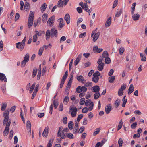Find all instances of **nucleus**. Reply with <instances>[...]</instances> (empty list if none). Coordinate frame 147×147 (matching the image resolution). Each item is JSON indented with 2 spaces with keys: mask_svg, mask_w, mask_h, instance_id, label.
<instances>
[{
  "mask_svg": "<svg viewBox=\"0 0 147 147\" xmlns=\"http://www.w3.org/2000/svg\"><path fill=\"white\" fill-rule=\"evenodd\" d=\"M51 32L49 30H47L46 33V40H48V39L49 38L50 36H51Z\"/></svg>",
  "mask_w": 147,
  "mask_h": 147,
  "instance_id": "b1692460",
  "label": "nucleus"
},
{
  "mask_svg": "<svg viewBox=\"0 0 147 147\" xmlns=\"http://www.w3.org/2000/svg\"><path fill=\"white\" fill-rule=\"evenodd\" d=\"M68 75V72L67 71L64 75L63 76L62 78L61 79V80H63V81H65Z\"/></svg>",
  "mask_w": 147,
  "mask_h": 147,
  "instance_id": "e433bc0d",
  "label": "nucleus"
},
{
  "mask_svg": "<svg viewBox=\"0 0 147 147\" xmlns=\"http://www.w3.org/2000/svg\"><path fill=\"white\" fill-rule=\"evenodd\" d=\"M27 127H28L29 128L28 129V130L29 131H31V124L30 121H28L27 122Z\"/></svg>",
  "mask_w": 147,
  "mask_h": 147,
  "instance_id": "37998d69",
  "label": "nucleus"
},
{
  "mask_svg": "<svg viewBox=\"0 0 147 147\" xmlns=\"http://www.w3.org/2000/svg\"><path fill=\"white\" fill-rule=\"evenodd\" d=\"M55 21V17L54 16L50 18L47 22V25L48 26L52 27L54 25Z\"/></svg>",
  "mask_w": 147,
  "mask_h": 147,
  "instance_id": "f03ea898",
  "label": "nucleus"
},
{
  "mask_svg": "<svg viewBox=\"0 0 147 147\" xmlns=\"http://www.w3.org/2000/svg\"><path fill=\"white\" fill-rule=\"evenodd\" d=\"M140 57L141 58V61L144 62L146 61V57L145 55L143 54L142 53H140Z\"/></svg>",
  "mask_w": 147,
  "mask_h": 147,
  "instance_id": "bb28decb",
  "label": "nucleus"
},
{
  "mask_svg": "<svg viewBox=\"0 0 147 147\" xmlns=\"http://www.w3.org/2000/svg\"><path fill=\"white\" fill-rule=\"evenodd\" d=\"M88 109L86 107L83 108L82 110V112L83 113H85L88 112Z\"/></svg>",
  "mask_w": 147,
  "mask_h": 147,
  "instance_id": "e2e57ef3",
  "label": "nucleus"
},
{
  "mask_svg": "<svg viewBox=\"0 0 147 147\" xmlns=\"http://www.w3.org/2000/svg\"><path fill=\"white\" fill-rule=\"evenodd\" d=\"M76 92L78 93H80L82 91V87L80 86H78L76 89Z\"/></svg>",
  "mask_w": 147,
  "mask_h": 147,
  "instance_id": "3c124183",
  "label": "nucleus"
},
{
  "mask_svg": "<svg viewBox=\"0 0 147 147\" xmlns=\"http://www.w3.org/2000/svg\"><path fill=\"white\" fill-rule=\"evenodd\" d=\"M83 117V114H81L79 115L77 117V121L78 122H79Z\"/></svg>",
  "mask_w": 147,
  "mask_h": 147,
  "instance_id": "13d9d810",
  "label": "nucleus"
},
{
  "mask_svg": "<svg viewBox=\"0 0 147 147\" xmlns=\"http://www.w3.org/2000/svg\"><path fill=\"white\" fill-rule=\"evenodd\" d=\"M97 63L98 65L97 67L98 69L100 71H102L104 67V63L102 62V61L100 59H98L97 61Z\"/></svg>",
  "mask_w": 147,
  "mask_h": 147,
  "instance_id": "20e7f679",
  "label": "nucleus"
},
{
  "mask_svg": "<svg viewBox=\"0 0 147 147\" xmlns=\"http://www.w3.org/2000/svg\"><path fill=\"white\" fill-rule=\"evenodd\" d=\"M0 79L2 81H4L5 82L7 81V79L5 75L3 74L0 73Z\"/></svg>",
  "mask_w": 147,
  "mask_h": 147,
  "instance_id": "aec40b11",
  "label": "nucleus"
},
{
  "mask_svg": "<svg viewBox=\"0 0 147 147\" xmlns=\"http://www.w3.org/2000/svg\"><path fill=\"white\" fill-rule=\"evenodd\" d=\"M73 125L74 123L72 121H70L68 123V126L70 130H71L73 129Z\"/></svg>",
  "mask_w": 147,
  "mask_h": 147,
  "instance_id": "72a5a7b5",
  "label": "nucleus"
},
{
  "mask_svg": "<svg viewBox=\"0 0 147 147\" xmlns=\"http://www.w3.org/2000/svg\"><path fill=\"white\" fill-rule=\"evenodd\" d=\"M36 85L35 83H33V84L31 86V87L30 88V89L29 90V92L30 93H32V92L33 89L34 88L35 86Z\"/></svg>",
  "mask_w": 147,
  "mask_h": 147,
  "instance_id": "49530a36",
  "label": "nucleus"
},
{
  "mask_svg": "<svg viewBox=\"0 0 147 147\" xmlns=\"http://www.w3.org/2000/svg\"><path fill=\"white\" fill-rule=\"evenodd\" d=\"M124 51V47H121L119 49V53L120 55H122Z\"/></svg>",
  "mask_w": 147,
  "mask_h": 147,
  "instance_id": "680f3d73",
  "label": "nucleus"
},
{
  "mask_svg": "<svg viewBox=\"0 0 147 147\" xmlns=\"http://www.w3.org/2000/svg\"><path fill=\"white\" fill-rule=\"evenodd\" d=\"M100 34V33L99 32H98L95 34L93 38V41L94 42L97 40Z\"/></svg>",
  "mask_w": 147,
  "mask_h": 147,
  "instance_id": "4be33fe9",
  "label": "nucleus"
},
{
  "mask_svg": "<svg viewBox=\"0 0 147 147\" xmlns=\"http://www.w3.org/2000/svg\"><path fill=\"white\" fill-rule=\"evenodd\" d=\"M53 105L54 108L55 109L57 108L58 105V102L55 100H54L53 101Z\"/></svg>",
  "mask_w": 147,
  "mask_h": 147,
  "instance_id": "09e8293b",
  "label": "nucleus"
},
{
  "mask_svg": "<svg viewBox=\"0 0 147 147\" xmlns=\"http://www.w3.org/2000/svg\"><path fill=\"white\" fill-rule=\"evenodd\" d=\"M118 0H115L113 4V5L112 8H114L116 7L117 5Z\"/></svg>",
  "mask_w": 147,
  "mask_h": 147,
  "instance_id": "bf43d9fd",
  "label": "nucleus"
},
{
  "mask_svg": "<svg viewBox=\"0 0 147 147\" xmlns=\"http://www.w3.org/2000/svg\"><path fill=\"white\" fill-rule=\"evenodd\" d=\"M63 1L61 0H60L58 1L57 5L59 8L62 7H63Z\"/></svg>",
  "mask_w": 147,
  "mask_h": 147,
  "instance_id": "2f4dec72",
  "label": "nucleus"
},
{
  "mask_svg": "<svg viewBox=\"0 0 147 147\" xmlns=\"http://www.w3.org/2000/svg\"><path fill=\"white\" fill-rule=\"evenodd\" d=\"M112 110V106L111 104L107 105L105 107V111L107 114H108Z\"/></svg>",
  "mask_w": 147,
  "mask_h": 147,
  "instance_id": "6e6552de",
  "label": "nucleus"
},
{
  "mask_svg": "<svg viewBox=\"0 0 147 147\" xmlns=\"http://www.w3.org/2000/svg\"><path fill=\"white\" fill-rule=\"evenodd\" d=\"M63 127L62 126H60L59 129L57 133V136L58 137H60L61 138L63 139H65L66 137L65 134L63 133L62 130L63 129Z\"/></svg>",
  "mask_w": 147,
  "mask_h": 147,
  "instance_id": "f257e3e1",
  "label": "nucleus"
},
{
  "mask_svg": "<svg viewBox=\"0 0 147 147\" xmlns=\"http://www.w3.org/2000/svg\"><path fill=\"white\" fill-rule=\"evenodd\" d=\"M134 87L133 84H131L128 90V94H131L134 90Z\"/></svg>",
  "mask_w": 147,
  "mask_h": 147,
  "instance_id": "412c9836",
  "label": "nucleus"
},
{
  "mask_svg": "<svg viewBox=\"0 0 147 147\" xmlns=\"http://www.w3.org/2000/svg\"><path fill=\"white\" fill-rule=\"evenodd\" d=\"M27 62L28 61H26L25 60H23L21 63V67H24L26 65V62Z\"/></svg>",
  "mask_w": 147,
  "mask_h": 147,
  "instance_id": "5fc2aeb1",
  "label": "nucleus"
},
{
  "mask_svg": "<svg viewBox=\"0 0 147 147\" xmlns=\"http://www.w3.org/2000/svg\"><path fill=\"white\" fill-rule=\"evenodd\" d=\"M70 110L72 111L71 114L72 117H75L76 116L77 111V108L74 105H72L70 106Z\"/></svg>",
  "mask_w": 147,
  "mask_h": 147,
  "instance_id": "7ed1b4c3",
  "label": "nucleus"
},
{
  "mask_svg": "<svg viewBox=\"0 0 147 147\" xmlns=\"http://www.w3.org/2000/svg\"><path fill=\"white\" fill-rule=\"evenodd\" d=\"M3 42L1 40L0 41V51L3 50Z\"/></svg>",
  "mask_w": 147,
  "mask_h": 147,
  "instance_id": "69168bd1",
  "label": "nucleus"
},
{
  "mask_svg": "<svg viewBox=\"0 0 147 147\" xmlns=\"http://www.w3.org/2000/svg\"><path fill=\"white\" fill-rule=\"evenodd\" d=\"M49 127L47 126L44 129L42 133L43 136L45 138H46L48 134Z\"/></svg>",
  "mask_w": 147,
  "mask_h": 147,
  "instance_id": "0eeeda50",
  "label": "nucleus"
},
{
  "mask_svg": "<svg viewBox=\"0 0 147 147\" xmlns=\"http://www.w3.org/2000/svg\"><path fill=\"white\" fill-rule=\"evenodd\" d=\"M16 47L18 49H20L21 51L22 50L24 49V45L21 42H19L16 44Z\"/></svg>",
  "mask_w": 147,
  "mask_h": 147,
  "instance_id": "6ab92c4d",
  "label": "nucleus"
},
{
  "mask_svg": "<svg viewBox=\"0 0 147 147\" xmlns=\"http://www.w3.org/2000/svg\"><path fill=\"white\" fill-rule=\"evenodd\" d=\"M140 15L138 14H134L132 16V18L134 20L136 21L139 20Z\"/></svg>",
  "mask_w": 147,
  "mask_h": 147,
  "instance_id": "393cba45",
  "label": "nucleus"
},
{
  "mask_svg": "<svg viewBox=\"0 0 147 147\" xmlns=\"http://www.w3.org/2000/svg\"><path fill=\"white\" fill-rule=\"evenodd\" d=\"M105 63L106 64H109L111 62V60L109 58V57H106L105 58Z\"/></svg>",
  "mask_w": 147,
  "mask_h": 147,
  "instance_id": "de8ad7c7",
  "label": "nucleus"
},
{
  "mask_svg": "<svg viewBox=\"0 0 147 147\" xmlns=\"http://www.w3.org/2000/svg\"><path fill=\"white\" fill-rule=\"evenodd\" d=\"M48 14L44 13L42 16V20L44 22H45L47 19Z\"/></svg>",
  "mask_w": 147,
  "mask_h": 147,
  "instance_id": "c85d7f7f",
  "label": "nucleus"
},
{
  "mask_svg": "<svg viewBox=\"0 0 147 147\" xmlns=\"http://www.w3.org/2000/svg\"><path fill=\"white\" fill-rule=\"evenodd\" d=\"M69 100V98L67 96L65 97L63 100V102L64 104L66 105L68 102Z\"/></svg>",
  "mask_w": 147,
  "mask_h": 147,
  "instance_id": "c03bdc74",
  "label": "nucleus"
},
{
  "mask_svg": "<svg viewBox=\"0 0 147 147\" xmlns=\"http://www.w3.org/2000/svg\"><path fill=\"white\" fill-rule=\"evenodd\" d=\"M95 93H96L94 95V98L95 99H97L100 96V93L99 92Z\"/></svg>",
  "mask_w": 147,
  "mask_h": 147,
  "instance_id": "a19ab883",
  "label": "nucleus"
},
{
  "mask_svg": "<svg viewBox=\"0 0 147 147\" xmlns=\"http://www.w3.org/2000/svg\"><path fill=\"white\" fill-rule=\"evenodd\" d=\"M38 39V37L37 36V34H35L33 36V41L34 42H36Z\"/></svg>",
  "mask_w": 147,
  "mask_h": 147,
  "instance_id": "052dcab7",
  "label": "nucleus"
},
{
  "mask_svg": "<svg viewBox=\"0 0 147 147\" xmlns=\"http://www.w3.org/2000/svg\"><path fill=\"white\" fill-rule=\"evenodd\" d=\"M47 7V5L46 3H44L41 6L40 9L42 13L45 10Z\"/></svg>",
  "mask_w": 147,
  "mask_h": 147,
  "instance_id": "5701e85b",
  "label": "nucleus"
},
{
  "mask_svg": "<svg viewBox=\"0 0 147 147\" xmlns=\"http://www.w3.org/2000/svg\"><path fill=\"white\" fill-rule=\"evenodd\" d=\"M111 23V17H109L107 19L105 24V26L106 27H107L109 26Z\"/></svg>",
  "mask_w": 147,
  "mask_h": 147,
  "instance_id": "4468645a",
  "label": "nucleus"
},
{
  "mask_svg": "<svg viewBox=\"0 0 147 147\" xmlns=\"http://www.w3.org/2000/svg\"><path fill=\"white\" fill-rule=\"evenodd\" d=\"M108 52L107 51H104L102 54V57L103 58H106L108 57Z\"/></svg>",
  "mask_w": 147,
  "mask_h": 147,
  "instance_id": "a18cd8bd",
  "label": "nucleus"
},
{
  "mask_svg": "<svg viewBox=\"0 0 147 147\" xmlns=\"http://www.w3.org/2000/svg\"><path fill=\"white\" fill-rule=\"evenodd\" d=\"M58 20H60V23H59L58 27L59 29L61 30L62 27L64 26L63 23V18H61Z\"/></svg>",
  "mask_w": 147,
  "mask_h": 147,
  "instance_id": "a211bd4d",
  "label": "nucleus"
},
{
  "mask_svg": "<svg viewBox=\"0 0 147 147\" xmlns=\"http://www.w3.org/2000/svg\"><path fill=\"white\" fill-rule=\"evenodd\" d=\"M93 102H91V99H88L86 100V102H85V105L86 106H90L92 104V103Z\"/></svg>",
  "mask_w": 147,
  "mask_h": 147,
  "instance_id": "cd10ccee",
  "label": "nucleus"
},
{
  "mask_svg": "<svg viewBox=\"0 0 147 147\" xmlns=\"http://www.w3.org/2000/svg\"><path fill=\"white\" fill-rule=\"evenodd\" d=\"M99 80V78L98 77L94 76L92 78V80L95 83L98 82Z\"/></svg>",
  "mask_w": 147,
  "mask_h": 147,
  "instance_id": "58836bf2",
  "label": "nucleus"
},
{
  "mask_svg": "<svg viewBox=\"0 0 147 147\" xmlns=\"http://www.w3.org/2000/svg\"><path fill=\"white\" fill-rule=\"evenodd\" d=\"M38 71V69L37 68L34 67L33 68L32 76L33 78H34L36 76Z\"/></svg>",
  "mask_w": 147,
  "mask_h": 147,
  "instance_id": "c756f323",
  "label": "nucleus"
},
{
  "mask_svg": "<svg viewBox=\"0 0 147 147\" xmlns=\"http://www.w3.org/2000/svg\"><path fill=\"white\" fill-rule=\"evenodd\" d=\"M100 90V87L99 86L97 85L93 86L92 88V91L94 92H98Z\"/></svg>",
  "mask_w": 147,
  "mask_h": 147,
  "instance_id": "dca6fc26",
  "label": "nucleus"
},
{
  "mask_svg": "<svg viewBox=\"0 0 147 147\" xmlns=\"http://www.w3.org/2000/svg\"><path fill=\"white\" fill-rule=\"evenodd\" d=\"M82 56V54H80L78 56L76 60L74 62V65L75 66L79 62L81 59Z\"/></svg>",
  "mask_w": 147,
  "mask_h": 147,
  "instance_id": "9b49d317",
  "label": "nucleus"
},
{
  "mask_svg": "<svg viewBox=\"0 0 147 147\" xmlns=\"http://www.w3.org/2000/svg\"><path fill=\"white\" fill-rule=\"evenodd\" d=\"M85 99L82 98L80 100V104L81 105H83L85 102Z\"/></svg>",
  "mask_w": 147,
  "mask_h": 147,
  "instance_id": "6e6d98bb",
  "label": "nucleus"
},
{
  "mask_svg": "<svg viewBox=\"0 0 147 147\" xmlns=\"http://www.w3.org/2000/svg\"><path fill=\"white\" fill-rule=\"evenodd\" d=\"M29 59V55L28 54H27L24 58V60L28 61Z\"/></svg>",
  "mask_w": 147,
  "mask_h": 147,
  "instance_id": "8fccbe9b",
  "label": "nucleus"
},
{
  "mask_svg": "<svg viewBox=\"0 0 147 147\" xmlns=\"http://www.w3.org/2000/svg\"><path fill=\"white\" fill-rule=\"evenodd\" d=\"M30 4L29 2L26 1L25 3L24 8L25 9H28L29 8Z\"/></svg>",
  "mask_w": 147,
  "mask_h": 147,
  "instance_id": "ea45409f",
  "label": "nucleus"
},
{
  "mask_svg": "<svg viewBox=\"0 0 147 147\" xmlns=\"http://www.w3.org/2000/svg\"><path fill=\"white\" fill-rule=\"evenodd\" d=\"M85 129V127L84 126H82L79 129L78 131V133H82L84 130Z\"/></svg>",
  "mask_w": 147,
  "mask_h": 147,
  "instance_id": "4d7b16f0",
  "label": "nucleus"
},
{
  "mask_svg": "<svg viewBox=\"0 0 147 147\" xmlns=\"http://www.w3.org/2000/svg\"><path fill=\"white\" fill-rule=\"evenodd\" d=\"M16 107L15 106H12L9 110L10 111L11 113H13L15 111Z\"/></svg>",
  "mask_w": 147,
  "mask_h": 147,
  "instance_id": "774afa93",
  "label": "nucleus"
},
{
  "mask_svg": "<svg viewBox=\"0 0 147 147\" xmlns=\"http://www.w3.org/2000/svg\"><path fill=\"white\" fill-rule=\"evenodd\" d=\"M96 131H95L93 133L94 136H95L97 135L100 131V129L99 128H98L96 129Z\"/></svg>",
  "mask_w": 147,
  "mask_h": 147,
  "instance_id": "603ef678",
  "label": "nucleus"
},
{
  "mask_svg": "<svg viewBox=\"0 0 147 147\" xmlns=\"http://www.w3.org/2000/svg\"><path fill=\"white\" fill-rule=\"evenodd\" d=\"M44 48L43 47L40 48L38 54L40 56H41L43 53Z\"/></svg>",
  "mask_w": 147,
  "mask_h": 147,
  "instance_id": "338daca9",
  "label": "nucleus"
},
{
  "mask_svg": "<svg viewBox=\"0 0 147 147\" xmlns=\"http://www.w3.org/2000/svg\"><path fill=\"white\" fill-rule=\"evenodd\" d=\"M109 81L110 83H113L114 82L115 79V77L114 76H112L109 77Z\"/></svg>",
  "mask_w": 147,
  "mask_h": 147,
  "instance_id": "7c9ffc66",
  "label": "nucleus"
},
{
  "mask_svg": "<svg viewBox=\"0 0 147 147\" xmlns=\"http://www.w3.org/2000/svg\"><path fill=\"white\" fill-rule=\"evenodd\" d=\"M123 126V122L122 120H121L119 123L117 127V131L119 130Z\"/></svg>",
  "mask_w": 147,
  "mask_h": 147,
  "instance_id": "c9c22d12",
  "label": "nucleus"
},
{
  "mask_svg": "<svg viewBox=\"0 0 147 147\" xmlns=\"http://www.w3.org/2000/svg\"><path fill=\"white\" fill-rule=\"evenodd\" d=\"M3 123L4 125L6 123L5 128L7 127L8 129H9V127L11 124V122L10 120H9V119H7V120H6L5 121L4 119L3 120Z\"/></svg>",
  "mask_w": 147,
  "mask_h": 147,
  "instance_id": "2eb2a0df",
  "label": "nucleus"
},
{
  "mask_svg": "<svg viewBox=\"0 0 147 147\" xmlns=\"http://www.w3.org/2000/svg\"><path fill=\"white\" fill-rule=\"evenodd\" d=\"M10 111L9 109H7V110L4 113L3 116L5 119V121L7 120V119L9 118V112Z\"/></svg>",
  "mask_w": 147,
  "mask_h": 147,
  "instance_id": "423d86ee",
  "label": "nucleus"
},
{
  "mask_svg": "<svg viewBox=\"0 0 147 147\" xmlns=\"http://www.w3.org/2000/svg\"><path fill=\"white\" fill-rule=\"evenodd\" d=\"M122 13L123 10L122 9H120L119 10L117 9L116 12L115 17L114 18L115 20H116V17H119Z\"/></svg>",
  "mask_w": 147,
  "mask_h": 147,
  "instance_id": "9d476101",
  "label": "nucleus"
},
{
  "mask_svg": "<svg viewBox=\"0 0 147 147\" xmlns=\"http://www.w3.org/2000/svg\"><path fill=\"white\" fill-rule=\"evenodd\" d=\"M51 37L52 38L55 36L57 37V31L54 27H53L51 29Z\"/></svg>",
  "mask_w": 147,
  "mask_h": 147,
  "instance_id": "39448f33",
  "label": "nucleus"
},
{
  "mask_svg": "<svg viewBox=\"0 0 147 147\" xmlns=\"http://www.w3.org/2000/svg\"><path fill=\"white\" fill-rule=\"evenodd\" d=\"M84 86L86 87L92 86V83L90 82H87L85 84Z\"/></svg>",
  "mask_w": 147,
  "mask_h": 147,
  "instance_id": "864d4df0",
  "label": "nucleus"
},
{
  "mask_svg": "<svg viewBox=\"0 0 147 147\" xmlns=\"http://www.w3.org/2000/svg\"><path fill=\"white\" fill-rule=\"evenodd\" d=\"M100 75V73L98 71L96 72L95 73L93 74V76H94L98 77Z\"/></svg>",
  "mask_w": 147,
  "mask_h": 147,
  "instance_id": "0e129e2a",
  "label": "nucleus"
},
{
  "mask_svg": "<svg viewBox=\"0 0 147 147\" xmlns=\"http://www.w3.org/2000/svg\"><path fill=\"white\" fill-rule=\"evenodd\" d=\"M120 100L117 99L115 102V107L116 108H117L120 105Z\"/></svg>",
  "mask_w": 147,
  "mask_h": 147,
  "instance_id": "a878e982",
  "label": "nucleus"
},
{
  "mask_svg": "<svg viewBox=\"0 0 147 147\" xmlns=\"http://www.w3.org/2000/svg\"><path fill=\"white\" fill-rule=\"evenodd\" d=\"M64 19L66 21L67 24H69L70 23V18L69 15L67 13L66 14L64 17Z\"/></svg>",
  "mask_w": 147,
  "mask_h": 147,
  "instance_id": "ddd939ff",
  "label": "nucleus"
},
{
  "mask_svg": "<svg viewBox=\"0 0 147 147\" xmlns=\"http://www.w3.org/2000/svg\"><path fill=\"white\" fill-rule=\"evenodd\" d=\"M1 89L3 93H5L6 91V85L5 84H3L1 87Z\"/></svg>",
  "mask_w": 147,
  "mask_h": 147,
  "instance_id": "79ce46f5",
  "label": "nucleus"
},
{
  "mask_svg": "<svg viewBox=\"0 0 147 147\" xmlns=\"http://www.w3.org/2000/svg\"><path fill=\"white\" fill-rule=\"evenodd\" d=\"M77 79L78 81L82 83H84L86 81V80L84 79L83 77L81 75L77 76Z\"/></svg>",
  "mask_w": 147,
  "mask_h": 147,
  "instance_id": "f8f14e48",
  "label": "nucleus"
},
{
  "mask_svg": "<svg viewBox=\"0 0 147 147\" xmlns=\"http://www.w3.org/2000/svg\"><path fill=\"white\" fill-rule=\"evenodd\" d=\"M9 131V129L7 127L5 128V129L3 131V134L4 136H7L8 134Z\"/></svg>",
  "mask_w": 147,
  "mask_h": 147,
  "instance_id": "4c0bfd02",
  "label": "nucleus"
},
{
  "mask_svg": "<svg viewBox=\"0 0 147 147\" xmlns=\"http://www.w3.org/2000/svg\"><path fill=\"white\" fill-rule=\"evenodd\" d=\"M7 106V104L6 103H3L1 104V110L2 111H4L6 109Z\"/></svg>",
  "mask_w": 147,
  "mask_h": 147,
  "instance_id": "473e14b6",
  "label": "nucleus"
},
{
  "mask_svg": "<svg viewBox=\"0 0 147 147\" xmlns=\"http://www.w3.org/2000/svg\"><path fill=\"white\" fill-rule=\"evenodd\" d=\"M93 50L95 53H98L102 52L103 49L102 48H98L97 46H96L94 47Z\"/></svg>",
  "mask_w": 147,
  "mask_h": 147,
  "instance_id": "1a4fd4ad",
  "label": "nucleus"
},
{
  "mask_svg": "<svg viewBox=\"0 0 147 147\" xmlns=\"http://www.w3.org/2000/svg\"><path fill=\"white\" fill-rule=\"evenodd\" d=\"M33 18H29L28 22V25L29 28H30L32 25L33 22Z\"/></svg>",
  "mask_w": 147,
  "mask_h": 147,
  "instance_id": "f3484780",
  "label": "nucleus"
},
{
  "mask_svg": "<svg viewBox=\"0 0 147 147\" xmlns=\"http://www.w3.org/2000/svg\"><path fill=\"white\" fill-rule=\"evenodd\" d=\"M66 136H67L68 138L69 139H73L74 138V135L71 133H67L66 134Z\"/></svg>",
  "mask_w": 147,
  "mask_h": 147,
  "instance_id": "f704fd0d",
  "label": "nucleus"
}]
</instances>
